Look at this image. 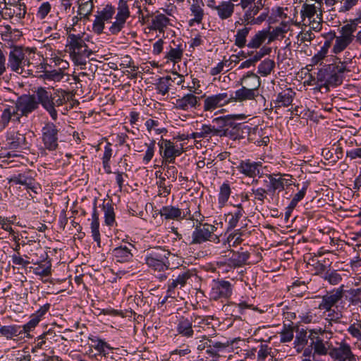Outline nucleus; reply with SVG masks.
I'll list each match as a JSON object with an SVG mask.
<instances>
[{
    "label": "nucleus",
    "mask_w": 361,
    "mask_h": 361,
    "mask_svg": "<svg viewBox=\"0 0 361 361\" xmlns=\"http://www.w3.org/2000/svg\"><path fill=\"white\" fill-rule=\"evenodd\" d=\"M34 95L37 99V107L39 104H41L49 113L52 120L56 121L58 118L56 107L61 106L66 102V92L57 90L54 94H51L46 88L40 87L35 90Z\"/></svg>",
    "instance_id": "1"
},
{
    "label": "nucleus",
    "mask_w": 361,
    "mask_h": 361,
    "mask_svg": "<svg viewBox=\"0 0 361 361\" xmlns=\"http://www.w3.org/2000/svg\"><path fill=\"white\" fill-rule=\"evenodd\" d=\"M34 56V53L31 51H23L20 47H13L8 55V67L11 70L17 73H23L25 68L27 71L31 70L29 68L32 64L31 59Z\"/></svg>",
    "instance_id": "2"
},
{
    "label": "nucleus",
    "mask_w": 361,
    "mask_h": 361,
    "mask_svg": "<svg viewBox=\"0 0 361 361\" xmlns=\"http://www.w3.org/2000/svg\"><path fill=\"white\" fill-rule=\"evenodd\" d=\"M70 56L76 65L85 66L86 59L92 54L85 41L80 35L74 34L68 36Z\"/></svg>",
    "instance_id": "3"
},
{
    "label": "nucleus",
    "mask_w": 361,
    "mask_h": 361,
    "mask_svg": "<svg viewBox=\"0 0 361 361\" xmlns=\"http://www.w3.org/2000/svg\"><path fill=\"white\" fill-rule=\"evenodd\" d=\"M170 252L159 247L148 251L145 256V262L149 268L158 271H164L169 269Z\"/></svg>",
    "instance_id": "4"
},
{
    "label": "nucleus",
    "mask_w": 361,
    "mask_h": 361,
    "mask_svg": "<svg viewBox=\"0 0 361 361\" xmlns=\"http://www.w3.org/2000/svg\"><path fill=\"white\" fill-rule=\"evenodd\" d=\"M157 145L164 165L174 164L176 158L183 152V145L176 144L171 140L162 138Z\"/></svg>",
    "instance_id": "5"
},
{
    "label": "nucleus",
    "mask_w": 361,
    "mask_h": 361,
    "mask_svg": "<svg viewBox=\"0 0 361 361\" xmlns=\"http://www.w3.org/2000/svg\"><path fill=\"white\" fill-rule=\"evenodd\" d=\"M59 130L57 126L51 122H46L41 129V140L44 149L54 151L59 146Z\"/></svg>",
    "instance_id": "6"
},
{
    "label": "nucleus",
    "mask_w": 361,
    "mask_h": 361,
    "mask_svg": "<svg viewBox=\"0 0 361 361\" xmlns=\"http://www.w3.org/2000/svg\"><path fill=\"white\" fill-rule=\"evenodd\" d=\"M130 12L126 0H119L116 8L115 20L109 27V32L113 34L118 33L125 26L127 19L130 17Z\"/></svg>",
    "instance_id": "7"
},
{
    "label": "nucleus",
    "mask_w": 361,
    "mask_h": 361,
    "mask_svg": "<svg viewBox=\"0 0 361 361\" xmlns=\"http://www.w3.org/2000/svg\"><path fill=\"white\" fill-rule=\"evenodd\" d=\"M318 81L324 82L326 86L337 87L342 84L343 77L336 73L334 62L331 64L325 65L324 68H320L317 75Z\"/></svg>",
    "instance_id": "8"
},
{
    "label": "nucleus",
    "mask_w": 361,
    "mask_h": 361,
    "mask_svg": "<svg viewBox=\"0 0 361 361\" xmlns=\"http://www.w3.org/2000/svg\"><path fill=\"white\" fill-rule=\"evenodd\" d=\"M115 13L116 8L114 6L110 4L105 5L95 16V19L92 24L93 31L97 34L102 33L104 29L105 22H111Z\"/></svg>",
    "instance_id": "9"
},
{
    "label": "nucleus",
    "mask_w": 361,
    "mask_h": 361,
    "mask_svg": "<svg viewBox=\"0 0 361 361\" xmlns=\"http://www.w3.org/2000/svg\"><path fill=\"white\" fill-rule=\"evenodd\" d=\"M196 89L194 87L190 93L180 97L173 102V107L177 110L190 111L197 109L200 105V98L195 94Z\"/></svg>",
    "instance_id": "10"
},
{
    "label": "nucleus",
    "mask_w": 361,
    "mask_h": 361,
    "mask_svg": "<svg viewBox=\"0 0 361 361\" xmlns=\"http://www.w3.org/2000/svg\"><path fill=\"white\" fill-rule=\"evenodd\" d=\"M233 94L222 92L212 94L205 98L204 101V110L212 111L217 108L222 107L231 102H233Z\"/></svg>",
    "instance_id": "11"
},
{
    "label": "nucleus",
    "mask_w": 361,
    "mask_h": 361,
    "mask_svg": "<svg viewBox=\"0 0 361 361\" xmlns=\"http://www.w3.org/2000/svg\"><path fill=\"white\" fill-rule=\"evenodd\" d=\"M1 111L0 121L4 127L7 126L11 121L20 123L22 116L14 100L9 101L8 103L3 104Z\"/></svg>",
    "instance_id": "12"
},
{
    "label": "nucleus",
    "mask_w": 361,
    "mask_h": 361,
    "mask_svg": "<svg viewBox=\"0 0 361 361\" xmlns=\"http://www.w3.org/2000/svg\"><path fill=\"white\" fill-rule=\"evenodd\" d=\"M247 259L248 255L246 252L233 254L228 259L218 262L217 264L219 271L227 273L231 269H235V267H240L245 264Z\"/></svg>",
    "instance_id": "13"
},
{
    "label": "nucleus",
    "mask_w": 361,
    "mask_h": 361,
    "mask_svg": "<svg viewBox=\"0 0 361 361\" xmlns=\"http://www.w3.org/2000/svg\"><path fill=\"white\" fill-rule=\"evenodd\" d=\"M14 102L22 117H27L37 109V99L33 94H23Z\"/></svg>",
    "instance_id": "14"
},
{
    "label": "nucleus",
    "mask_w": 361,
    "mask_h": 361,
    "mask_svg": "<svg viewBox=\"0 0 361 361\" xmlns=\"http://www.w3.org/2000/svg\"><path fill=\"white\" fill-rule=\"evenodd\" d=\"M257 117H254L250 121V125L255 126L253 128L250 127V142L254 143L257 146L267 145L269 142V137L262 128V125H257L255 120Z\"/></svg>",
    "instance_id": "15"
},
{
    "label": "nucleus",
    "mask_w": 361,
    "mask_h": 361,
    "mask_svg": "<svg viewBox=\"0 0 361 361\" xmlns=\"http://www.w3.org/2000/svg\"><path fill=\"white\" fill-rule=\"evenodd\" d=\"M231 293V285L228 281H217L213 282L209 296L211 299L217 300L221 298L226 299Z\"/></svg>",
    "instance_id": "16"
},
{
    "label": "nucleus",
    "mask_w": 361,
    "mask_h": 361,
    "mask_svg": "<svg viewBox=\"0 0 361 361\" xmlns=\"http://www.w3.org/2000/svg\"><path fill=\"white\" fill-rule=\"evenodd\" d=\"M135 247L131 243L121 245L112 250L114 259L120 263H126L132 261L133 258V250Z\"/></svg>",
    "instance_id": "17"
},
{
    "label": "nucleus",
    "mask_w": 361,
    "mask_h": 361,
    "mask_svg": "<svg viewBox=\"0 0 361 361\" xmlns=\"http://www.w3.org/2000/svg\"><path fill=\"white\" fill-rule=\"evenodd\" d=\"M171 25V19L169 18L168 15L160 13L159 11H156L151 16L149 29L162 33L166 28Z\"/></svg>",
    "instance_id": "18"
},
{
    "label": "nucleus",
    "mask_w": 361,
    "mask_h": 361,
    "mask_svg": "<svg viewBox=\"0 0 361 361\" xmlns=\"http://www.w3.org/2000/svg\"><path fill=\"white\" fill-rule=\"evenodd\" d=\"M215 230V226L209 224L202 225V227L197 226L192 234V243L200 244L207 241Z\"/></svg>",
    "instance_id": "19"
},
{
    "label": "nucleus",
    "mask_w": 361,
    "mask_h": 361,
    "mask_svg": "<svg viewBox=\"0 0 361 361\" xmlns=\"http://www.w3.org/2000/svg\"><path fill=\"white\" fill-rule=\"evenodd\" d=\"M343 296L342 288L333 290L329 294H326L322 297V300L319 305V309L330 311L331 307L334 306Z\"/></svg>",
    "instance_id": "20"
},
{
    "label": "nucleus",
    "mask_w": 361,
    "mask_h": 361,
    "mask_svg": "<svg viewBox=\"0 0 361 361\" xmlns=\"http://www.w3.org/2000/svg\"><path fill=\"white\" fill-rule=\"evenodd\" d=\"M191 274L188 271L179 274L175 279L169 281L167 294L169 297H175V290L183 287L190 278Z\"/></svg>",
    "instance_id": "21"
},
{
    "label": "nucleus",
    "mask_w": 361,
    "mask_h": 361,
    "mask_svg": "<svg viewBox=\"0 0 361 361\" xmlns=\"http://www.w3.org/2000/svg\"><path fill=\"white\" fill-rule=\"evenodd\" d=\"M88 339L92 343V347L98 352L99 355L107 357L109 353H113L114 348L104 339L93 335H90Z\"/></svg>",
    "instance_id": "22"
},
{
    "label": "nucleus",
    "mask_w": 361,
    "mask_h": 361,
    "mask_svg": "<svg viewBox=\"0 0 361 361\" xmlns=\"http://www.w3.org/2000/svg\"><path fill=\"white\" fill-rule=\"evenodd\" d=\"M247 118V115L245 114H230L225 116H220L214 118L213 123H216L221 127L226 126H237L240 123L239 121L245 120Z\"/></svg>",
    "instance_id": "23"
},
{
    "label": "nucleus",
    "mask_w": 361,
    "mask_h": 361,
    "mask_svg": "<svg viewBox=\"0 0 361 361\" xmlns=\"http://www.w3.org/2000/svg\"><path fill=\"white\" fill-rule=\"evenodd\" d=\"M177 333L187 338H192L194 335L192 321L191 319L181 317L178 319L176 327Z\"/></svg>",
    "instance_id": "24"
},
{
    "label": "nucleus",
    "mask_w": 361,
    "mask_h": 361,
    "mask_svg": "<svg viewBox=\"0 0 361 361\" xmlns=\"http://www.w3.org/2000/svg\"><path fill=\"white\" fill-rule=\"evenodd\" d=\"M331 355L339 361H356L355 356L353 354L350 345L345 343L334 349Z\"/></svg>",
    "instance_id": "25"
},
{
    "label": "nucleus",
    "mask_w": 361,
    "mask_h": 361,
    "mask_svg": "<svg viewBox=\"0 0 361 361\" xmlns=\"http://www.w3.org/2000/svg\"><path fill=\"white\" fill-rule=\"evenodd\" d=\"M18 1L16 4H8L4 2V15L8 16L9 18H13L14 16L20 19L23 18L25 15V6L23 4L18 3Z\"/></svg>",
    "instance_id": "26"
},
{
    "label": "nucleus",
    "mask_w": 361,
    "mask_h": 361,
    "mask_svg": "<svg viewBox=\"0 0 361 361\" xmlns=\"http://www.w3.org/2000/svg\"><path fill=\"white\" fill-rule=\"evenodd\" d=\"M234 8L235 5L231 0H224L218 4L216 11L221 20H226L233 16Z\"/></svg>",
    "instance_id": "27"
},
{
    "label": "nucleus",
    "mask_w": 361,
    "mask_h": 361,
    "mask_svg": "<svg viewBox=\"0 0 361 361\" xmlns=\"http://www.w3.org/2000/svg\"><path fill=\"white\" fill-rule=\"evenodd\" d=\"M203 5L202 1L193 0L190 7L191 14L193 16V18L189 21L190 25H192L194 23L200 24L202 23L204 16Z\"/></svg>",
    "instance_id": "28"
},
{
    "label": "nucleus",
    "mask_w": 361,
    "mask_h": 361,
    "mask_svg": "<svg viewBox=\"0 0 361 361\" xmlns=\"http://www.w3.org/2000/svg\"><path fill=\"white\" fill-rule=\"evenodd\" d=\"M8 144L11 149H26L28 143L24 134L14 133L8 137Z\"/></svg>",
    "instance_id": "29"
},
{
    "label": "nucleus",
    "mask_w": 361,
    "mask_h": 361,
    "mask_svg": "<svg viewBox=\"0 0 361 361\" xmlns=\"http://www.w3.org/2000/svg\"><path fill=\"white\" fill-rule=\"evenodd\" d=\"M265 103V98L259 93L257 89H250V106L255 111H259L264 106Z\"/></svg>",
    "instance_id": "30"
},
{
    "label": "nucleus",
    "mask_w": 361,
    "mask_h": 361,
    "mask_svg": "<svg viewBox=\"0 0 361 361\" xmlns=\"http://www.w3.org/2000/svg\"><path fill=\"white\" fill-rule=\"evenodd\" d=\"M295 93L290 89H288L277 94L276 99L274 100L276 107L288 106L293 100V95Z\"/></svg>",
    "instance_id": "31"
},
{
    "label": "nucleus",
    "mask_w": 361,
    "mask_h": 361,
    "mask_svg": "<svg viewBox=\"0 0 361 361\" xmlns=\"http://www.w3.org/2000/svg\"><path fill=\"white\" fill-rule=\"evenodd\" d=\"M174 47H170L169 50L166 54V58L173 62L177 63L182 59L183 54V47L181 44H176L173 42Z\"/></svg>",
    "instance_id": "32"
},
{
    "label": "nucleus",
    "mask_w": 361,
    "mask_h": 361,
    "mask_svg": "<svg viewBox=\"0 0 361 361\" xmlns=\"http://www.w3.org/2000/svg\"><path fill=\"white\" fill-rule=\"evenodd\" d=\"M257 178H267V173L262 163L260 161L250 163V178L253 180Z\"/></svg>",
    "instance_id": "33"
},
{
    "label": "nucleus",
    "mask_w": 361,
    "mask_h": 361,
    "mask_svg": "<svg viewBox=\"0 0 361 361\" xmlns=\"http://www.w3.org/2000/svg\"><path fill=\"white\" fill-rule=\"evenodd\" d=\"M160 214L166 219H178L182 215L181 210L173 206L163 207L160 210Z\"/></svg>",
    "instance_id": "34"
},
{
    "label": "nucleus",
    "mask_w": 361,
    "mask_h": 361,
    "mask_svg": "<svg viewBox=\"0 0 361 361\" xmlns=\"http://www.w3.org/2000/svg\"><path fill=\"white\" fill-rule=\"evenodd\" d=\"M94 8L93 0H80L78 6V15L82 18H88Z\"/></svg>",
    "instance_id": "35"
},
{
    "label": "nucleus",
    "mask_w": 361,
    "mask_h": 361,
    "mask_svg": "<svg viewBox=\"0 0 361 361\" xmlns=\"http://www.w3.org/2000/svg\"><path fill=\"white\" fill-rule=\"evenodd\" d=\"M358 21L359 19L357 18L353 20L351 23H348L343 25L340 30L341 36L346 37L353 42L354 39L353 33L357 29Z\"/></svg>",
    "instance_id": "36"
},
{
    "label": "nucleus",
    "mask_w": 361,
    "mask_h": 361,
    "mask_svg": "<svg viewBox=\"0 0 361 361\" xmlns=\"http://www.w3.org/2000/svg\"><path fill=\"white\" fill-rule=\"evenodd\" d=\"M155 86L157 93L164 96L169 92L171 83L168 76H166L159 78Z\"/></svg>",
    "instance_id": "37"
},
{
    "label": "nucleus",
    "mask_w": 361,
    "mask_h": 361,
    "mask_svg": "<svg viewBox=\"0 0 361 361\" xmlns=\"http://www.w3.org/2000/svg\"><path fill=\"white\" fill-rule=\"evenodd\" d=\"M275 67V62L269 59H265L258 66V73L262 76H267L271 73Z\"/></svg>",
    "instance_id": "38"
},
{
    "label": "nucleus",
    "mask_w": 361,
    "mask_h": 361,
    "mask_svg": "<svg viewBox=\"0 0 361 361\" xmlns=\"http://www.w3.org/2000/svg\"><path fill=\"white\" fill-rule=\"evenodd\" d=\"M269 30L259 31L250 41V47L258 48L268 37Z\"/></svg>",
    "instance_id": "39"
},
{
    "label": "nucleus",
    "mask_w": 361,
    "mask_h": 361,
    "mask_svg": "<svg viewBox=\"0 0 361 361\" xmlns=\"http://www.w3.org/2000/svg\"><path fill=\"white\" fill-rule=\"evenodd\" d=\"M345 299L352 305L361 302V288H350L345 292Z\"/></svg>",
    "instance_id": "40"
},
{
    "label": "nucleus",
    "mask_w": 361,
    "mask_h": 361,
    "mask_svg": "<svg viewBox=\"0 0 361 361\" xmlns=\"http://www.w3.org/2000/svg\"><path fill=\"white\" fill-rule=\"evenodd\" d=\"M51 263L50 261H46L44 263L39 264L34 268L33 272L35 275L42 277L48 276L51 274Z\"/></svg>",
    "instance_id": "41"
},
{
    "label": "nucleus",
    "mask_w": 361,
    "mask_h": 361,
    "mask_svg": "<svg viewBox=\"0 0 361 361\" xmlns=\"http://www.w3.org/2000/svg\"><path fill=\"white\" fill-rule=\"evenodd\" d=\"M19 327L16 325L1 326L0 327V334L7 339H12L19 334Z\"/></svg>",
    "instance_id": "42"
},
{
    "label": "nucleus",
    "mask_w": 361,
    "mask_h": 361,
    "mask_svg": "<svg viewBox=\"0 0 361 361\" xmlns=\"http://www.w3.org/2000/svg\"><path fill=\"white\" fill-rule=\"evenodd\" d=\"M312 332H310L309 338L312 340L311 345H314V353L318 355H324L327 354V349L323 343L322 339L319 337H316V341H314V336H312Z\"/></svg>",
    "instance_id": "43"
},
{
    "label": "nucleus",
    "mask_w": 361,
    "mask_h": 361,
    "mask_svg": "<svg viewBox=\"0 0 361 361\" xmlns=\"http://www.w3.org/2000/svg\"><path fill=\"white\" fill-rule=\"evenodd\" d=\"M351 40L344 37L343 36H339L336 38L335 41V44L334 45L332 52L334 54H338L343 51L350 43Z\"/></svg>",
    "instance_id": "44"
},
{
    "label": "nucleus",
    "mask_w": 361,
    "mask_h": 361,
    "mask_svg": "<svg viewBox=\"0 0 361 361\" xmlns=\"http://www.w3.org/2000/svg\"><path fill=\"white\" fill-rule=\"evenodd\" d=\"M329 48L330 42H324L323 46L321 47V49L311 59L312 65H317L320 63L321 61L326 57Z\"/></svg>",
    "instance_id": "45"
},
{
    "label": "nucleus",
    "mask_w": 361,
    "mask_h": 361,
    "mask_svg": "<svg viewBox=\"0 0 361 361\" xmlns=\"http://www.w3.org/2000/svg\"><path fill=\"white\" fill-rule=\"evenodd\" d=\"M145 126L149 133L154 131L156 135H160L162 133H166V130L164 128H159V122L157 120L147 119L145 121Z\"/></svg>",
    "instance_id": "46"
},
{
    "label": "nucleus",
    "mask_w": 361,
    "mask_h": 361,
    "mask_svg": "<svg viewBox=\"0 0 361 361\" xmlns=\"http://www.w3.org/2000/svg\"><path fill=\"white\" fill-rule=\"evenodd\" d=\"M212 344H209V349L207 352L212 355H216L219 353L226 351L230 348L228 343H224L221 342H212Z\"/></svg>",
    "instance_id": "47"
},
{
    "label": "nucleus",
    "mask_w": 361,
    "mask_h": 361,
    "mask_svg": "<svg viewBox=\"0 0 361 361\" xmlns=\"http://www.w3.org/2000/svg\"><path fill=\"white\" fill-rule=\"evenodd\" d=\"M271 51L269 47H263L259 51H250V65L259 61L263 56L267 55Z\"/></svg>",
    "instance_id": "48"
},
{
    "label": "nucleus",
    "mask_w": 361,
    "mask_h": 361,
    "mask_svg": "<svg viewBox=\"0 0 361 361\" xmlns=\"http://www.w3.org/2000/svg\"><path fill=\"white\" fill-rule=\"evenodd\" d=\"M167 76L171 84L173 82L177 85H180L182 90L188 89L190 92H191L192 89L194 88V87L184 85L185 77L183 75H180L176 72H173L171 75Z\"/></svg>",
    "instance_id": "49"
},
{
    "label": "nucleus",
    "mask_w": 361,
    "mask_h": 361,
    "mask_svg": "<svg viewBox=\"0 0 361 361\" xmlns=\"http://www.w3.org/2000/svg\"><path fill=\"white\" fill-rule=\"evenodd\" d=\"M231 195V188L227 183H224L221 187L219 194V203L223 206L228 201Z\"/></svg>",
    "instance_id": "50"
},
{
    "label": "nucleus",
    "mask_w": 361,
    "mask_h": 361,
    "mask_svg": "<svg viewBox=\"0 0 361 361\" xmlns=\"http://www.w3.org/2000/svg\"><path fill=\"white\" fill-rule=\"evenodd\" d=\"M104 212L106 224L108 226L113 225L115 221V214L112 204L110 203L104 204Z\"/></svg>",
    "instance_id": "51"
},
{
    "label": "nucleus",
    "mask_w": 361,
    "mask_h": 361,
    "mask_svg": "<svg viewBox=\"0 0 361 361\" xmlns=\"http://www.w3.org/2000/svg\"><path fill=\"white\" fill-rule=\"evenodd\" d=\"M147 149L142 158L144 164H148L152 159L155 152V140H152L149 143H145Z\"/></svg>",
    "instance_id": "52"
},
{
    "label": "nucleus",
    "mask_w": 361,
    "mask_h": 361,
    "mask_svg": "<svg viewBox=\"0 0 361 361\" xmlns=\"http://www.w3.org/2000/svg\"><path fill=\"white\" fill-rule=\"evenodd\" d=\"M322 278L331 285H336L342 280L341 274L335 270L326 271Z\"/></svg>",
    "instance_id": "53"
},
{
    "label": "nucleus",
    "mask_w": 361,
    "mask_h": 361,
    "mask_svg": "<svg viewBox=\"0 0 361 361\" xmlns=\"http://www.w3.org/2000/svg\"><path fill=\"white\" fill-rule=\"evenodd\" d=\"M63 72L61 68L46 71L44 75V79L54 81H60L63 79Z\"/></svg>",
    "instance_id": "54"
},
{
    "label": "nucleus",
    "mask_w": 361,
    "mask_h": 361,
    "mask_svg": "<svg viewBox=\"0 0 361 361\" xmlns=\"http://www.w3.org/2000/svg\"><path fill=\"white\" fill-rule=\"evenodd\" d=\"M268 15H269V9L268 8H264L263 11L257 18L255 17V16H252V13L250 11V25L262 24L268 18Z\"/></svg>",
    "instance_id": "55"
},
{
    "label": "nucleus",
    "mask_w": 361,
    "mask_h": 361,
    "mask_svg": "<svg viewBox=\"0 0 361 361\" xmlns=\"http://www.w3.org/2000/svg\"><path fill=\"white\" fill-rule=\"evenodd\" d=\"M316 7L314 4H304L300 11L301 16L302 18H312L316 14Z\"/></svg>",
    "instance_id": "56"
},
{
    "label": "nucleus",
    "mask_w": 361,
    "mask_h": 361,
    "mask_svg": "<svg viewBox=\"0 0 361 361\" xmlns=\"http://www.w3.org/2000/svg\"><path fill=\"white\" fill-rule=\"evenodd\" d=\"M269 183V192H274L276 190L281 191L284 189L283 182L281 181V178H273L270 175Z\"/></svg>",
    "instance_id": "57"
},
{
    "label": "nucleus",
    "mask_w": 361,
    "mask_h": 361,
    "mask_svg": "<svg viewBox=\"0 0 361 361\" xmlns=\"http://www.w3.org/2000/svg\"><path fill=\"white\" fill-rule=\"evenodd\" d=\"M90 228L92 236L99 247L101 246V238L99 233V221H92L90 224Z\"/></svg>",
    "instance_id": "58"
},
{
    "label": "nucleus",
    "mask_w": 361,
    "mask_h": 361,
    "mask_svg": "<svg viewBox=\"0 0 361 361\" xmlns=\"http://www.w3.org/2000/svg\"><path fill=\"white\" fill-rule=\"evenodd\" d=\"M159 188V195L164 197L168 196L171 192V185H166V178L164 177H159V181L157 183Z\"/></svg>",
    "instance_id": "59"
},
{
    "label": "nucleus",
    "mask_w": 361,
    "mask_h": 361,
    "mask_svg": "<svg viewBox=\"0 0 361 361\" xmlns=\"http://www.w3.org/2000/svg\"><path fill=\"white\" fill-rule=\"evenodd\" d=\"M346 64L347 61H341V59L335 56L334 59V66L336 73H338V75H341V74L345 71H350V70L347 68Z\"/></svg>",
    "instance_id": "60"
},
{
    "label": "nucleus",
    "mask_w": 361,
    "mask_h": 361,
    "mask_svg": "<svg viewBox=\"0 0 361 361\" xmlns=\"http://www.w3.org/2000/svg\"><path fill=\"white\" fill-rule=\"evenodd\" d=\"M270 180V175L267 173V178H257V179L252 180L251 184L252 186L255 187H261L262 188H265L267 191L269 192V180Z\"/></svg>",
    "instance_id": "61"
},
{
    "label": "nucleus",
    "mask_w": 361,
    "mask_h": 361,
    "mask_svg": "<svg viewBox=\"0 0 361 361\" xmlns=\"http://www.w3.org/2000/svg\"><path fill=\"white\" fill-rule=\"evenodd\" d=\"M247 34V28L245 27L244 29L239 30L235 35V44L239 47L245 46Z\"/></svg>",
    "instance_id": "62"
},
{
    "label": "nucleus",
    "mask_w": 361,
    "mask_h": 361,
    "mask_svg": "<svg viewBox=\"0 0 361 361\" xmlns=\"http://www.w3.org/2000/svg\"><path fill=\"white\" fill-rule=\"evenodd\" d=\"M270 26L268 27L269 34V42H273L279 36H282L284 33L287 32V29L283 28L281 27H276L272 31H270Z\"/></svg>",
    "instance_id": "63"
},
{
    "label": "nucleus",
    "mask_w": 361,
    "mask_h": 361,
    "mask_svg": "<svg viewBox=\"0 0 361 361\" xmlns=\"http://www.w3.org/2000/svg\"><path fill=\"white\" fill-rule=\"evenodd\" d=\"M247 238V233H235L233 235H230L228 238V242L229 245L232 243L233 245H239Z\"/></svg>",
    "instance_id": "64"
}]
</instances>
